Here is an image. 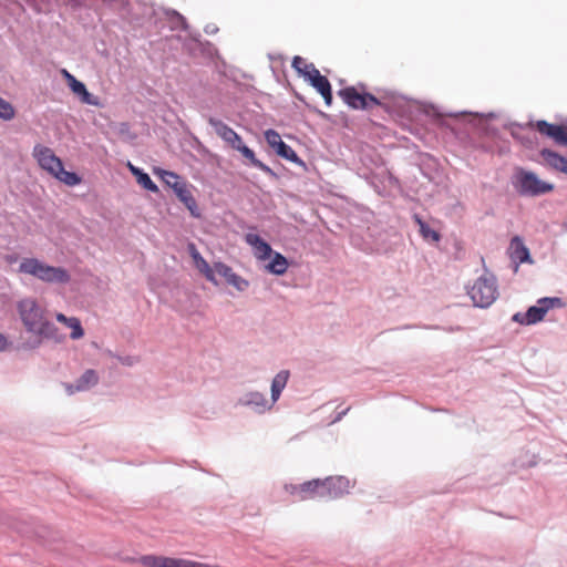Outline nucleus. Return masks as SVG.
<instances>
[{"label": "nucleus", "mask_w": 567, "mask_h": 567, "mask_svg": "<svg viewBox=\"0 0 567 567\" xmlns=\"http://www.w3.org/2000/svg\"><path fill=\"white\" fill-rule=\"evenodd\" d=\"M194 265H195V267L197 268V270H198L202 275H204V277H205L208 281H210V282H213V284H215V285H217V280H216V277H215V275H214L213 267H210V266H209V264H208V262H207L203 257H200L199 259H197L196 261H194Z\"/></svg>", "instance_id": "b1692460"}, {"label": "nucleus", "mask_w": 567, "mask_h": 567, "mask_svg": "<svg viewBox=\"0 0 567 567\" xmlns=\"http://www.w3.org/2000/svg\"><path fill=\"white\" fill-rule=\"evenodd\" d=\"M513 185L523 196H539L554 189L553 184L539 179L535 173L523 168L516 171Z\"/></svg>", "instance_id": "39448f33"}, {"label": "nucleus", "mask_w": 567, "mask_h": 567, "mask_svg": "<svg viewBox=\"0 0 567 567\" xmlns=\"http://www.w3.org/2000/svg\"><path fill=\"white\" fill-rule=\"evenodd\" d=\"M311 86H313L320 95L323 97L327 106H331L332 104V91L329 80L324 75H320L317 79H313L309 82Z\"/></svg>", "instance_id": "dca6fc26"}, {"label": "nucleus", "mask_w": 567, "mask_h": 567, "mask_svg": "<svg viewBox=\"0 0 567 567\" xmlns=\"http://www.w3.org/2000/svg\"><path fill=\"white\" fill-rule=\"evenodd\" d=\"M301 499H311L316 497H324L322 480H312L302 483Z\"/></svg>", "instance_id": "2eb2a0df"}, {"label": "nucleus", "mask_w": 567, "mask_h": 567, "mask_svg": "<svg viewBox=\"0 0 567 567\" xmlns=\"http://www.w3.org/2000/svg\"><path fill=\"white\" fill-rule=\"evenodd\" d=\"M288 379H289V371H287V370H282L275 375L272 383H271V401H272V403H275L279 399L282 390L285 389V386L288 382Z\"/></svg>", "instance_id": "6ab92c4d"}, {"label": "nucleus", "mask_w": 567, "mask_h": 567, "mask_svg": "<svg viewBox=\"0 0 567 567\" xmlns=\"http://www.w3.org/2000/svg\"><path fill=\"white\" fill-rule=\"evenodd\" d=\"M310 63H308L303 58L297 55L292 60V68L302 75L307 71V66H309Z\"/></svg>", "instance_id": "2f4dec72"}, {"label": "nucleus", "mask_w": 567, "mask_h": 567, "mask_svg": "<svg viewBox=\"0 0 567 567\" xmlns=\"http://www.w3.org/2000/svg\"><path fill=\"white\" fill-rule=\"evenodd\" d=\"M230 286L235 287L239 291H244L248 288V281L237 274L235 276H231V279L228 282Z\"/></svg>", "instance_id": "7c9ffc66"}, {"label": "nucleus", "mask_w": 567, "mask_h": 567, "mask_svg": "<svg viewBox=\"0 0 567 567\" xmlns=\"http://www.w3.org/2000/svg\"><path fill=\"white\" fill-rule=\"evenodd\" d=\"M287 268L288 261L279 252H275L272 260L267 266L268 271L275 275H284L287 271Z\"/></svg>", "instance_id": "4be33fe9"}, {"label": "nucleus", "mask_w": 567, "mask_h": 567, "mask_svg": "<svg viewBox=\"0 0 567 567\" xmlns=\"http://www.w3.org/2000/svg\"><path fill=\"white\" fill-rule=\"evenodd\" d=\"M188 251L190 257L193 258V261H196L202 257V255L199 254V251L197 250L196 246L193 243L188 245Z\"/></svg>", "instance_id": "f704fd0d"}, {"label": "nucleus", "mask_w": 567, "mask_h": 567, "mask_svg": "<svg viewBox=\"0 0 567 567\" xmlns=\"http://www.w3.org/2000/svg\"><path fill=\"white\" fill-rule=\"evenodd\" d=\"M231 276H235V272L229 267L228 270L224 274L223 277L226 279L227 282H229V280L231 279Z\"/></svg>", "instance_id": "ea45409f"}, {"label": "nucleus", "mask_w": 567, "mask_h": 567, "mask_svg": "<svg viewBox=\"0 0 567 567\" xmlns=\"http://www.w3.org/2000/svg\"><path fill=\"white\" fill-rule=\"evenodd\" d=\"M130 166V169L131 172L133 173V175L137 178L138 177V174H142L143 171L133 166L132 164L128 165Z\"/></svg>", "instance_id": "58836bf2"}, {"label": "nucleus", "mask_w": 567, "mask_h": 567, "mask_svg": "<svg viewBox=\"0 0 567 567\" xmlns=\"http://www.w3.org/2000/svg\"><path fill=\"white\" fill-rule=\"evenodd\" d=\"M7 338L2 333H0V350H4L7 348Z\"/></svg>", "instance_id": "4c0bfd02"}, {"label": "nucleus", "mask_w": 567, "mask_h": 567, "mask_svg": "<svg viewBox=\"0 0 567 567\" xmlns=\"http://www.w3.org/2000/svg\"><path fill=\"white\" fill-rule=\"evenodd\" d=\"M61 74L63 75V78L65 79V81L68 82V85L73 82V80H75V76H73L68 70L65 69H62L61 70Z\"/></svg>", "instance_id": "c9c22d12"}, {"label": "nucleus", "mask_w": 567, "mask_h": 567, "mask_svg": "<svg viewBox=\"0 0 567 567\" xmlns=\"http://www.w3.org/2000/svg\"><path fill=\"white\" fill-rule=\"evenodd\" d=\"M19 272L30 275L47 284H68L71 280L69 271L62 267H54L38 258H24L20 262Z\"/></svg>", "instance_id": "7ed1b4c3"}, {"label": "nucleus", "mask_w": 567, "mask_h": 567, "mask_svg": "<svg viewBox=\"0 0 567 567\" xmlns=\"http://www.w3.org/2000/svg\"><path fill=\"white\" fill-rule=\"evenodd\" d=\"M176 196L178 199L185 204V206L190 210L193 215H195V208H196V200L194 196L192 195L190 190L188 189L186 183L184 182L182 185L177 187L175 190Z\"/></svg>", "instance_id": "aec40b11"}, {"label": "nucleus", "mask_w": 567, "mask_h": 567, "mask_svg": "<svg viewBox=\"0 0 567 567\" xmlns=\"http://www.w3.org/2000/svg\"><path fill=\"white\" fill-rule=\"evenodd\" d=\"M540 156L549 167L567 174V159L564 156L548 148L542 150Z\"/></svg>", "instance_id": "ddd939ff"}, {"label": "nucleus", "mask_w": 567, "mask_h": 567, "mask_svg": "<svg viewBox=\"0 0 567 567\" xmlns=\"http://www.w3.org/2000/svg\"><path fill=\"white\" fill-rule=\"evenodd\" d=\"M97 373L94 370L89 369L76 380L74 384H68L65 389L69 394H73L74 392L86 391L97 384Z\"/></svg>", "instance_id": "9b49d317"}, {"label": "nucleus", "mask_w": 567, "mask_h": 567, "mask_svg": "<svg viewBox=\"0 0 567 567\" xmlns=\"http://www.w3.org/2000/svg\"><path fill=\"white\" fill-rule=\"evenodd\" d=\"M338 95L349 107L354 110H368L381 105V102L374 95L359 92L354 86L340 90Z\"/></svg>", "instance_id": "0eeeda50"}, {"label": "nucleus", "mask_w": 567, "mask_h": 567, "mask_svg": "<svg viewBox=\"0 0 567 567\" xmlns=\"http://www.w3.org/2000/svg\"><path fill=\"white\" fill-rule=\"evenodd\" d=\"M324 497L337 498L348 493L351 483L344 476L327 477L322 480Z\"/></svg>", "instance_id": "9d476101"}, {"label": "nucleus", "mask_w": 567, "mask_h": 567, "mask_svg": "<svg viewBox=\"0 0 567 567\" xmlns=\"http://www.w3.org/2000/svg\"><path fill=\"white\" fill-rule=\"evenodd\" d=\"M468 295L476 307L491 306L497 297V286L493 277H480L470 288Z\"/></svg>", "instance_id": "423d86ee"}, {"label": "nucleus", "mask_w": 567, "mask_h": 567, "mask_svg": "<svg viewBox=\"0 0 567 567\" xmlns=\"http://www.w3.org/2000/svg\"><path fill=\"white\" fill-rule=\"evenodd\" d=\"M265 138L280 157L293 163L299 161L297 153L281 140V136L275 130H267L265 132Z\"/></svg>", "instance_id": "6e6552de"}, {"label": "nucleus", "mask_w": 567, "mask_h": 567, "mask_svg": "<svg viewBox=\"0 0 567 567\" xmlns=\"http://www.w3.org/2000/svg\"><path fill=\"white\" fill-rule=\"evenodd\" d=\"M415 223L420 227L421 236L429 241L437 243L441 238L440 234L432 229L426 223H424L417 215L414 216Z\"/></svg>", "instance_id": "5701e85b"}, {"label": "nucleus", "mask_w": 567, "mask_h": 567, "mask_svg": "<svg viewBox=\"0 0 567 567\" xmlns=\"http://www.w3.org/2000/svg\"><path fill=\"white\" fill-rule=\"evenodd\" d=\"M537 306L544 309V312L547 313L549 309H553L555 307H561L563 301L560 298H542L538 300Z\"/></svg>", "instance_id": "a878e982"}, {"label": "nucleus", "mask_w": 567, "mask_h": 567, "mask_svg": "<svg viewBox=\"0 0 567 567\" xmlns=\"http://www.w3.org/2000/svg\"><path fill=\"white\" fill-rule=\"evenodd\" d=\"M229 266L224 262H215L213 266L214 275L218 274L219 276H224V274L228 270Z\"/></svg>", "instance_id": "72a5a7b5"}, {"label": "nucleus", "mask_w": 567, "mask_h": 567, "mask_svg": "<svg viewBox=\"0 0 567 567\" xmlns=\"http://www.w3.org/2000/svg\"><path fill=\"white\" fill-rule=\"evenodd\" d=\"M321 75L320 71L315 66L313 63H310L307 66V71L301 75L308 82H311L313 79H317Z\"/></svg>", "instance_id": "473e14b6"}, {"label": "nucleus", "mask_w": 567, "mask_h": 567, "mask_svg": "<svg viewBox=\"0 0 567 567\" xmlns=\"http://www.w3.org/2000/svg\"><path fill=\"white\" fill-rule=\"evenodd\" d=\"M154 173L175 192L179 185L184 183L182 177L174 172L165 171L162 168L154 169Z\"/></svg>", "instance_id": "412c9836"}, {"label": "nucleus", "mask_w": 567, "mask_h": 567, "mask_svg": "<svg viewBox=\"0 0 567 567\" xmlns=\"http://www.w3.org/2000/svg\"><path fill=\"white\" fill-rule=\"evenodd\" d=\"M56 320L63 324H66L70 320V318H68L66 316H64L63 313H58L56 315Z\"/></svg>", "instance_id": "e433bc0d"}, {"label": "nucleus", "mask_w": 567, "mask_h": 567, "mask_svg": "<svg viewBox=\"0 0 567 567\" xmlns=\"http://www.w3.org/2000/svg\"><path fill=\"white\" fill-rule=\"evenodd\" d=\"M17 311L23 327L30 333L45 339L59 340L58 329L47 318V312L37 299L25 297L17 302Z\"/></svg>", "instance_id": "f257e3e1"}, {"label": "nucleus", "mask_w": 567, "mask_h": 567, "mask_svg": "<svg viewBox=\"0 0 567 567\" xmlns=\"http://www.w3.org/2000/svg\"><path fill=\"white\" fill-rule=\"evenodd\" d=\"M247 404H254L256 406L268 408L267 400L264 398L262 394H260L258 392H252L248 395Z\"/></svg>", "instance_id": "c85d7f7f"}, {"label": "nucleus", "mask_w": 567, "mask_h": 567, "mask_svg": "<svg viewBox=\"0 0 567 567\" xmlns=\"http://www.w3.org/2000/svg\"><path fill=\"white\" fill-rule=\"evenodd\" d=\"M544 309H542L538 306L529 307L528 310L525 313H516L513 317L514 321H517L522 324H533L538 321H542L545 317Z\"/></svg>", "instance_id": "4468645a"}, {"label": "nucleus", "mask_w": 567, "mask_h": 567, "mask_svg": "<svg viewBox=\"0 0 567 567\" xmlns=\"http://www.w3.org/2000/svg\"><path fill=\"white\" fill-rule=\"evenodd\" d=\"M245 239L246 243L252 247L254 254L258 259L265 260L271 256L272 249L270 245L259 235L249 233L246 235Z\"/></svg>", "instance_id": "f8f14e48"}, {"label": "nucleus", "mask_w": 567, "mask_h": 567, "mask_svg": "<svg viewBox=\"0 0 567 567\" xmlns=\"http://www.w3.org/2000/svg\"><path fill=\"white\" fill-rule=\"evenodd\" d=\"M65 326L71 329V334H70L71 339L78 340L84 336V330H83L81 322L78 318L71 317L69 322Z\"/></svg>", "instance_id": "393cba45"}, {"label": "nucleus", "mask_w": 567, "mask_h": 567, "mask_svg": "<svg viewBox=\"0 0 567 567\" xmlns=\"http://www.w3.org/2000/svg\"><path fill=\"white\" fill-rule=\"evenodd\" d=\"M528 125L535 127L540 134L553 138L558 145L567 146V128L565 126L550 124L543 120Z\"/></svg>", "instance_id": "1a4fd4ad"}, {"label": "nucleus", "mask_w": 567, "mask_h": 567, "mask_svg": "<svg viewBox=\"0 0 567 567\" xmlns=\"http://www.w3.org/2000/svg\"><path fill=\"white\" fill-rule=\"evenodd\" d=\"M137 179V183L144 187L145 189L150 190V192H153V193H156L158 192V187L156 186V184L151 179V177L148 176V174L146 173H142V174H138V177L136 178Z\"/></svg>", "instance_id": "cd10ccee"}, {"label": "nucleus", "mask_w": 567, "mask_h": 567, "mask_svg": "<svg viewBox=\"0 0 567 567\" xmlns=\"http://www.w3.org/2000/svg\"><path fill=\"white\" fill-rule=\"evenodd\" d=\"M512 259L518 262L529 261V251L519 237H514L509 246Z\"/></svg>", "instance_id": "a211bd4d"}, {"label": "nucleus", "mask_w": 567, "mask_h": 567, "mask_svg": "<svg viewBox=\"0 0 567 567\" xmlns=\"http://www.w3.org/2000/svg\"><path fill=\"white\" fill-rule=\"evenodd\" d=\"M216 134L225 141L231 148L240 152V154L248 159L250 165L254 167H257L261 169L265 173H270L271 169L269 166L260 162L258 158H256L255 153L252 150L247 147L244 143L241 137L228 125H226L223 122H216L214 123Z\"/></svg>", "instance_id": "20e7f679"}, {"label": "nucleus", "mask_w": 567, "mask_h": 567, "mask_svg": "<svg viewBox=\"0 0 567 567\" xmlns=\"http://www.w3.org/2000/svg\"><path fill=\"white\" fill-rule=\"evenodd\" d=\"M0 117L2 120L9 121L14 117V109L13 106L6 100L0 97Z\"/></svg>", "instance_id": "bb28decb"}, {"label": "nucleus", "mask_w": 567, "mask_h": 567, "mask_svg": "<svg viewBox=\"0 0 567 567\" xmlns=\"http://www.w3.org/2000/svg\"><path fill=\"white\" fill-rule=\"evenodd\" d=\"M69 87L71 89V91L78 95L80 99H81V102L82 103H85V104H89V105H94V106H97L99 105V101L96 97H94L85 87L84 83H82L81 81L79 80H73V82H71L69 84Z\"/></svg>", "instance_id": "f3484780"}, {"label": "nucleus", "mask_w": 567, "mask_h": 567, "mask_svg": "<svg viewBox=\"0 0 567 567\" xmlns=\"http://www.w3.org/2000/svg\"><path fill=\"white\" fill-rule=\"evenodd\" d=\"M285 491L293 497V501H302V484L295 485V484H287L285 485Z\"/></svg>", "instance_id": "c756f323"}, {"label": "nucleus", "mask_w": 567, "mask_h": 567, "mask_svg": "<svg viewBox=\"0 0 567 567\" xmlns=\"http://www.w3.org/2000/svg\"><path fill=\"white\" fill-rule=\"evenodd\" d=\"M32 154L42 169L65 185L75 186L81 183V178L75 173L64 169L62 161L50 147L38 144Z\"/></svg>", "instance_id": "f03ea898"}]
</instances>
